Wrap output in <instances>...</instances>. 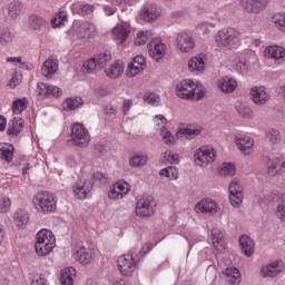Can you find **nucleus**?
I'll return each mask as SVG.
<instances>
[{
	"label": "nucleus",
	"mask_w": 285,
	"mask_h": 285,
	"mask_svg": "<svg viewBox=\"0 0 285 285\" xmlns=\"http://www.w3.org/2000/svg\"><path fill=\"white\" fill-rule=\"evenodd\" d=\"M212 242H213V246L216 248V250H218V253H222V250H224L225 248L224 235L219 229L217 228L212 229Z\"/></svg>",
	"instance_id": "nucleus-39"
},
{
	"label": "nucleus",
	"mask_w": 285,
	"mask_h": 285,
	"mask_svg": "<svg viewBox=\"0 0 285 285\" xmlns=\"http://www.w3.org/2000/svg\"><path fill=\"white\" fill-rule=\"evenodd\" d=\"M154 122L156 124V126H158V130H164L166 129V124L168 122V120L166 119V117L158 115L155 116Z\"/></svg>",
	"instance_id": "nucleus-58"
},
{
	"label": "nucleus",
	"mask_w": 285,
	"mask_h": 285,
	"mask_svg": "<svg viewBox=\"0 0 285 285\" xmlns=\"http://www.w3.org/2000/svg\"><path fill=\"white\" fill-rule=\"evenodd\" d=\"M285 271L284 262L274 261L261 268V277H277Z\"/></svg>",
	"instance_id": "nucleus-15"
},
{
	"label": "nucleus",
	"mask_w": 285,
	"mask_h": 285,
	"mask_svg": "<svg viewBox=\"0 0 285 285\" xmlns=\"http://www.w3.org/2000/svg\"><path fill=\"white\" fill-rule=\"evenodd\" d=\"M23 130V119L21 118H13L7 129V134L9 137H17Z\"/></svg>",
	"instance_id": "nucleus-31"
},
{
	"label": "nucleus",
	"mask_w": 285,
	"mask_h": 285,
	"mask_svg": "<svg viewBox=\"0 0 285 285\" xmlns=\"http://www.w3.org/2000/svg\"><path fill=\"white\" fill-rule=\"evenodd\" d=\"M28 219H30V216L28 215V212L24 209H18L14 214V224L18 226V228H26V224H28Z\"/></svg>",
	"instance_id": "nucleus-40"
},
{
	"label": "nucleus",
	"mask_w": 285,
	"mask_h": 285,
	"mask_svg": "<svg viewBox=\"0 0 285 285\" xmlns=\"http://www.w3.org/2000/svg\"><path fill=\"white\" fill-rule=\"evenodd\" d=\"M202 135V127L197 128H180L177 131V136L183 139H195V137H199Z\"/></svg>",
	"instance_id": "nucleus-38"
},
{
	"label": "nucleus",
	"mask_w": 285,
	"mask_h": 285,
	"mask_svg": "<svg viewBox=\"0 0 285 285\" xmlns=\"http://www.w3.org/2000/svg\"><path fill=\"white\" fill-rule=\"evenodd\" d=\"M237 39H239V31L234 28L219 30L215 37L218 48H232L237 43Z\"/></svg>",
	"instance_id": "nucleus-6"
},
{
	"label": "nucleus",
	"mask_w": 285,
	"mask_h": 285,
	"mask_svg": "<svg viewBox=\"0 0 285 285\" xmlns=\"http://www.w3.org/2000/svg\"><path fill=\"white\" fill-rule=\"evenodd\" d=\"M38 94L40 97H50V85L45 82L38 83Z\"/></svg>",
	"instance_id": "nucleus-55"
},
{
	"label": "nucleus",
	"mask_w": 285,
	"mask_h": 285,
	"mask_svg": "<svg viewBox=\"0 0 285 285\" xmlns=\"http://www.w3.org/2000/svg\"><path fill=\"white\" fill-rule=\"evenodd\" d=\"M149 56L154 61H164L166 57V45L161 42L159 38H151L147 46Z\"/></svg>",
	"instance_id": "nucleus-9"
},
{
	"label": "nucleus",
	"mask_w": 285,
	"mask_h": 285,
	"mask_svg": "<svg viewBox=\"0 0 285 285\" xmlns=\"http://www.w3.org/2000/svg\"><path fill=\"white\" fill-rule=\"evenodd\" d=\"M228 199L233 208H240L244 204V187L239 180L234 179L228 187Z\"/></svg>",
	"instance_id": "nucleus-8"
},
{
	"label": "nucleus",
	"mask_w": 285,
	"mask_h": 285,
	"mask_svg": "<svg viewBox=\"0 0 285 285\" xmlns=\"http://www.w3.org/2000/svg\"><path fill=\"white\" fill-rule=\"evenodd\" d=\"M218 86L222 92H225L228 95L230 92H235V90L237 89V80L229 77H225L219 80Z\"/></svg>",
	"instance_id": "nucleus-35"
},
{
	"label": "nucleus",
	"mask_w": 285,
	"mask_h": 285,
	"mask_svg": "<svg viewBox=\"0 0 285 285\" xmlns=\"http://www.w3.org/2000/svg\"><path fill=\"white\" fill-rule=\"evenodd\" d=\"M92 190V183L90 180H79L73 185V195L76 199H86Z\"/></svg>",
	"instance_id": "nucleus-22"
},
{
	"label": "nucleus",
	"mask_w": 285,
	"mask_h": 285,
	"mask_svg": "<svg viewBox=\"0 0 285 285\" xmlns=\"http://www.w3.org/2000/svg\"><path fill=\"white\" fill-rule=\"evenodd\" d=\"M57 239L55 238V234L48 229H41L37 234V242L35 245L36 253L39 257H46V255H50L52 253V248H55Z\"/></svg>",
	"instance_id": "nucleus-2"
},
{
	"label": "nucleus",
	"mask_w": 285,
	"mask_h": 285,
	"mask_svg": "<svg viewBox=\"0 0 285 285\" xmlns=\"http://www.w3.org/2000/svg\"><path fill=\"white\" fill-rule=\"evenodd\" d=\"M236 145L240 153L244 155H250L255 146V140L248 136H238L236 137Z\"/></svg>",
	"instance_id": "nucleus-26"
},
{
	"label": "nucleus",
	"mask_w": 285,
	"mask_h": 285,
	"mask_svg": "<svg viewBox=\"0 0 285 285\" xmlns=\"http://www.w3.org/2000/svg\"><path fill=\"white\" fill-rule=\"evenodd\" d=\"M249 95L256 106H264V104H267L268 99H271V95H268L265 87H252Z\"/></svg>",
	"instance_id": "nucleus-17"
},
{
	"label": "nucleus",
	"mask_w": 285,
	"mask_h": 285,
	"mask_svg": "<svg viewBox=\"0 0 285 285\" xmlns=\"http://www.w3.org/2000/svg\"><path fill=\"white\" fill-rule=\"evenodd\" d=\"M206 61L208 58L206 53H199L196 57L191 58L188 62L189 70L194 72V75H202L206 68Z\"/></svg>",
	"instance_id": "nucleus-21"
},
{
	"label": "nucleus",
	"mask_w": 285,
	"mask_h": 285,
	"mask_svg": "<svg viewBox=\"0 0 285 285\" xmlns=\"http://www.w3.org/2000/svg\"><path fill=\"white\" fill-rule=\"evenodd\" d=\"M79 106H83V99H81V97L67 98L62 102V108L66 110V112L75 110L76 108H79Z\"/></svg>",
	"instance_id": "nucleus-41"
},
{
	"label": "nucleus",
	"mask_w": 285,
	"mask_h": 285,
	"mask_svg": "<svg viewBox=\"0 0 285 285\" xmlns=\"http://www.w3.org/2000/svg\"><path fill=\"white\" fill-rule=\"evenodd\" d=\"M71 139L79 148H88L90 144V132L79 122L71 126Z\"/></svg>",
	"instance_id": "nucleus-7"
},
{
	"label": "nucleus",
	"mask_w": 285,
	"mask_h": 285,
	"mask_svg": "<svg viewBox=\"0 0 285 285\" xmlns=\"http://www.w3.org/2000/svg\"><path fill=\"white\" fill-rule=\"evenodd\" d=\"M272 20L277 30L285 32V13H275Z\"/></svg>",
	"instance_id": "nucleus-48"
},
{
	"label": "nucleus",
	"mask_w": 285,
	"mask_h": 285,
	"mask_svg": "<svg viewBox=\"0 0 285 285\" xmlns=\"http://www.w3.org/2000/svg\"><path fill=\"white\" fill-rule=\"evenodd\" d=\"M128 193H130V185L128 183L118 181L114 185L108 195L109 199L117 202L119 199H124Z\"/></svg>",
	"instance_id": "nucleus-18"
},
{
	"label": "nucleus",
	"mask_w": 285,
	"mask_h": 285,
	"mask_svg": "<svg viewBox=\"0 0 285 285\" xmlns=\"http://www.w3.org/2000/svg\"><path fill=\"white\" fill-rule=\"evenodd\" d=\"M155 214V207L153 206V197L147 196L138 199L136 204V215L138 217H150Z\"/></svg>",
	"instance_id": "nucleus-12"
},
{
	"label": "nucleus",
	"mask_w": 285,
	"mask_h": 285,
	"mask_svg": "<svg viewBox=\"0 0 285 285\" xmlns=\"http://www.w3.org/2000/svg\"><path fill=\"white\" fill-rule=\"evenodd\" d=\"M75 277H77V271L75 267H67L61 272L60 283L61 285H73Z\"/></svg>",
	"instance_id": "nucleus-34"
},
{
	"label": "nucleus",
	"mask_w": 285,
	"mask_h": 285,
	"mask_svg": "<svg viewBox=\"0 0 285 285\" xmlns=\"http://www.w3.org/2000/svg\"><path fill=\"white\" fill-rule=\"evenodd\" d=\"M66 21H68V13L66 11H60L51 20V24L53 28H61Z\"/></svg>",
	"instance_id": "nucleus-46"
},
{
	"label": "nucleus",
	"mask_w": 285,
	"mask_h": 285,
	"mask_svg": "<svg viewBox=\"0 0 285 285\" xmlns=\"http://www.w3.org/2000/svg\"><path fill=\"white\" fill-rule=\"evenodd\" d=\"M144 70H146V58L144 56H136L128 66L126 76L129 78L137 77Z\"/></svg>",
	"instance_id": "nucleus-16"
},
{
	"label": "nucleus",
	"mask_w": 285,
	"mask_h": 285,
	"mask_svg": "<svg viewBox=\"0 0 285 285\" xmlns=\"http://www.w3.org/2000/svg\"><path fill=\"white\" fill-rule=\"evenodd\" d=\"M19 83H21V75L16 72L12 76V78L10 79L9 86H10V88H17V86H19Z\"/></svg>",
	"instance_id": "nucleus-63"
},
{
	"label": "nucleus",
	"mask_w": 285,
	"mask_h": 285,
	"mask_svg": "<svg viewBox=\"0 0 285 285\" xmlns=\"http://www.w3.org/2000/svg\"><path fill=\"white\" fill-rule=\"evenodd\" d=\"M77 39H95L97 36V27L90 22L75 21L70 31Z\"/></svg>",
	"instance_id": "nucleus-4"
},
{
	"label": "nucleus",
	"mask_w": 285,
	"mask_h": 285,
	"mask_svg": "<svg viewBox=\"0 0 285 285\" xmlns=\"http://www.w3.org/2000/svg\"><path fill=\"white\" fill-rule=\"evenodd\" d=\"M144 101L146 104H149L150 106H157V104H159V101H161V98L159 97V95H157L155 92H147L144 96Z\"/></svg>",
	"instance_id": "nucleus-54"
},
{
	"label": "nucleus",
	"mask_w": 285,
	"mask_h": 285,
	"mask_svg": "<svg viewBox=\"0 0 285 285\" xmlns=\"http://www.w3.org/2000/svg\"><path fill=\"white\" fill-rule=\"evenodd\" d=\"M206 89L202 83H195L193 80H183L177 85V96L188 101H199L204 99Z\"/></svg>",
	"instance_id": "nucleus-1"
},
{
	"label": "nucleus",
	"mask_w": 285,
	"mask_h": 285,
	"mask_svg": "<svg viewBox=\"0 0 285 285\" xmlns=\"http://www.w3.org/2000/svg\"><path fill=\"white\" fill-rule=\"evenodd\" d=\"M95 249L86 248L85 246L76 247L73 249V259L82 266H88L95 262Z\"/></svg>",
	"instance_id": "nucleus-11"
},
{
	"label": "nucleus",
	"mask_w": 285,
	"mask_h": 285,
	"mask_svg": "<svg viewBox=\"0 0 285 285\" xmlns=\"http://www.w3.org/2000/svg\"><path fill=\"white\" fill-rule=\"evenodd\" d=\"M63 95V90L57 86L49 85V97H61Z\"/></svg>",
	"instance_id": "nucleus-61"
},
{
	"label": "nucleus",
	"mask_w": 285,
	"mask_h": 285,
	"mask_svg": "<svg viewBox=\"0 0 285 285\" xmlns=\"http://www.w3.org/2000/svg\"><path fill=\"white\" fill-rule=\"evenodd\" d=\"M239 246H240L242 253L246 257H253V254L255 253V242H253L249 236H246V235L240 236Z\"/></svg>",
	"instance_id": "nucleus-28"
},
{
	"label": "nucleus",
	"mask_w": 285,
	"mask_h": 285,
	"mask_svg": "<svg viewBox=\"0 0 285 285\" xmlns=\"http://www.w3.org/2000/svg\"><path fill=\"white\" fill-rule=\"evenodd\" d=\"M160 136L163 137V141L166 146H175V144H177V139L168 129H161Z\"/></svg>",
	"instance_id": "nucleus-51"
},
{
	"label": "nucleus",
	"mask_w": 285,
	"mask_h": 285,
	"mask_svg": "<svg viewBox=\"0 0 285 285\" xmlns=\"http://www.w3.org/2000/svg\"><path fill=\"white\" fill-rule=\"evenodd\" d=\"M28 22L31 32H43V30H48V20L37 13L29 16Z\"/></svg>",
	"instance_id": "nucleus-19"
},
{
	"label": "nucleus",
	"mask_w": 285,
	"mask_h": 285,
	"mask_svg": "<svg viewBox=\"0 0 285 285\" xmlns=\"http://www.w3.org/2000/svg\"><path fill=\"white\" fill-rule=\"evenodd\" d=\"M41 70L43 77H51L52 75H55V72H57V70H59V60H57V58H48L43 62Z\"/></svg>",
	"instance_id": "nucleus-30"
},
{
	"label": "nucleus",
	"mask_w": 285,
	"mask_h": 285,
	"mask_svg": "<svg viewBox=\"0 0 285 285\" xmlns=\"http://www.w3.org/2000/svg\"><path fill=\"white\" fill-rule=\"evenodd\" d=\"M82 70L83 72H97V70H99V66L97 65L95 57L85 61Z\"/></svg>",
	"instance_id": "nucleus-53"
},
{
	"label": "nucleus",
	"mask_w": 285,
	"mask_h": 285,
	"mask_svg": "<svg viewBox=\"0 0 285 285\" xmlns=\"http://www.w3.org/2000/svg\"><path fill=\"white\" fill-rule=\"evenodd\" d=\"M128 35H130V24L128 23L117 24L112 29V39L117 43H124L128 39Z\"/></svg>",
	"instance_id": "nucleus-25"
},
{
	"label": "nucleus",
	"mask_w": 285,
	"mask_h": 285,
	"mask_svg": "<svg viewBox=\"0 0 285 285\" xmlns=\"http://www.w3.org/2000/svg\"><path fill=\"white\" fill-rule=\"evenodd\" d=\"M194 209L196 213H205V214H209V215H215L219 210V207H217V203H215L213 199L205 198V199L198 202L195 205Z\"/></svg>",
	"instance_id": "nucleus-23"
},
{
	"label": "nucleus",
	"mask_w": 285,
	"mask_h": 285,
	"mask_svg": "<svg viewBox=\"0 0 285 285\" xmlns=\"http://www.w3.org/2000/svg\"><path fill=\"white\" fill-rule=\"evenodd\" d=\"M226 282L230 285H239L242 284V273L237 269V267H227L224 272Z\"/></svg>",
	"instance_id": "nucleus-29"
},
{
	"label": "nucleus",
	"mask_w": 285,
	"mask_h": 285,
	"mask_svg": "<svg viewBox=\"0 0 285 285\" xmlns=\"http://www.w3.org/2000/svg\"><path fill=\"white\" fill-rule=\"evenodd\" d=\"M276 216L281 222H285V199L281 200L276 207Z\"/></svg>",
	"instance_id": "nucleus-56"
},
{
	"label": "nucleus",
	"mask_w": 285,
	"mask_h": 285,
	"mask_svg": "<svg viewBox=\"0 0 285 285\" xmlns=\"http://www.w3.org/2000/svg\"><path fill=\"white\" fill-rule=\"evenodd\" d=\"M26 108H28V98H20L12 105V111L14 115H21Z\"/></svg>",
	"instance_id": "nucleus-45"
},
{
	"label": "nucleus",
	"mask_w": 285,
	"mask_h": 285,
	"mask_svg": "<svg viewBox=\"0 0 285 285\" xmlns=\"http://www.w3.org/2000/svg\"><path fill=\"white\" fill-rule=\"evenodd\" d=\"M148 164V155L144 153H136L134 156L129 159V166L131 168H144Z\"/></svg>",
	"instance_id": "nucleus-36"
},
{
	"label": "nucleus",
	"mask_w": 285,
	"mask_h": 285,
	"mask_svg": "<svg viewBox=\"0 0 285 285\" xmlns=\"http://www.w3.org/2000/svg\"><path fill=\"white\" fill-rule=\"evenodd\" d=\"M23 13V3L19 1H13L9 4V14L13 19Z\"/></svg>",
	"instance_id": "nucleus-44"
},
{
	"label": "nucleus",
	"mask_w": 285,
	"mask_h": 285,
	"mask_svg": "<svg viewBox=\"0 0 285 285\" xmlns=\"http://www.w3.org/2000/svg\"><path fill=\"white\" fill-rule=\"evenodd\" d=\"M71 10L73 14H82V16L92 14L95 12V6L76 2L71 6Z\"/></svg>",
	"instance_id": "nucleus-37"
},
{
	"label": "nucleus",
	"mask_w": 285,
	"mask_h": 285,
	"mask_svg": "<svg viewBox=\"0 0 285 285\" xmlns=\"http://www.w3.org/2000/svg\"><path fill=\"white\" fill-rule=\"evenodd\" d=\"M285 168V161L282 158H274L267 160V173L272 177L281 175Z\"/></svg>",
	"instance_id": "nucleus-27"
},
{
	"label": "nucleus",
	"mask_w": 285,
	"mask_h": 285,
	"mask_svg": "<svg viewBox=\"0 0 285 285\" xmlns=\"http://www.w3.org/2000/svg\"><path fill=\"white\" fill-rule=\"evenodd\" d=\"M174 170H175V169H174L173 167L164 168V169L160 170L159 175H160L161 177H168V178L170 179V178H173L171 175H174V174H173Z\"/></svg>",
	"instance_id": "nucleus-64"
},
{
	"label": "nucleus",
	"mask_w": 285,
	"mask_h": 285,
	"mask_svg": "<svg viewBox=\"0 0 285 285\" xmlns=\"http://www.w3.org/2000/svg\"><path fill=\"white\" fill-rule=\"evenodd\" d=\"M161 16V11L157 8V4H146L140 11V17L148 23L157 21Z\"/></svg>",
	"instance_id": "nucleus-20"
},
{
	"label": "nucleus",
	"mask_w": 285,
	"mask_h": 285,
	"mask_svg": "<svg viewBox=\"0 0 285 285\" xmlns=\"http://www.w3.org/2000/svg\"><path fill=\"white\" fill-rule=\"evenodd\" d=\"M150 39H153V31H141L135 39V46H144Z\"/></svg>",
	"instance_id": "nucleus-50"
},
{
	"label": "nucleus",
	"mask_w": 285,
	"mask_h": 285,
	"mask_svg": "<svg viewBox=\"0 0 285 285\" xmlns=\"http://www.w3.org/2000/svg\"><path fill=\"white\" fill-rule=\"evenodd\" d=\"M94 59H96V63L99 70H101V68H106V66H108V63L112 61V56L110 55V52H104L94 56Z\"/></svg>",
	"instance_id": "nucleus-42"
},
{
	"label": "nucleus",
	"mask_w": 285,
	"mask_h": 285,
	"mask_svg": "<svg viewBox=\"0 0 285 285\" xmlns=\"http://www.w3.org/2000/svg\"><path fill=\"white\" fill-rule=\"evenodd\" d=\"M248 68H250V63L246 59L239 60L236 65V70L240 73L248 72Z\"/></svg>",
	"instance_id": "nucleus-57"
},
{
	"label": "nucleus",
	"mask_w": 285,
	"mask_h": 285,
	"mask_svg": "<svg viewBox=\"0 0 285 285\" xmlns=\"http://www.w3.org/2000/svg\"><path fill=\"white\" fill-rule=\"evenodd\" d=\"M265 57H267V59H274L275 63H284L285 49L279 46H269L265 49Z\"/></svg>",
	"instance_id": "nucleus-24"
},
{
	"label": "nucleus",
	"mask_w": 285,
	"mask_h": 285,
	"mask_svg": "<svg viewBox=\"0 0 285 285\" xmlns=\"http://www.w3.org/2000/svg\"><path fill=\"white\" fill-rule=\"evenodd\" d=\"M14 157V146L11 144H0V159L2 161H6L7 164H10Z\"/></svg>",
	"instance_id": "nucleus-32"
},
{
	"label": "nucleus",
	"mask_w": 285,
	"mask_h": 285,
	"mask_svg": "<svg viewBox=\"0 0 285 285\" xmlns=\"http://www.w3.org/2000/svg\"><path fill=\"white\" fill-rule=\"evenodd\" d=\"M33 204L39 213H55V210H57V197L49 191L36 194Z\"/></svg>",
	"instance_id": "nucleus-3"
},
{
	"label": "nucleus",
	"mask_w": 285,
	"mask_h": 285,
	"mask_svg": "<svg viewBox=\"0 0 285 285\" xmlns=\"http://www.w3.org/2000/svg\"><path fill=\"white\" fill-rule=\"evenodd\" d=\"M117 264L121 275L125 277H130V275H132L137 268V262L135 261V256H132V254L119 256Z\"/></svg>",
	"instance_id": "nucleus-10"
},
{
	"label": "nucleus",
	"mask_w": 285,
	"mask_h": 285,
	"mask_svg": "<svg viewBox=\"0 0 285 285\" xmlns=\"http://www.w3.org/2000/svg\"><path fill=\"white\" fill-rule=\"evenodd\" d=\"M176 47L180 52H191L195 48V38L187 32L176 35Z\"/></svg>",
	"instance_id": "nucleus-14"
},
{
	"label": "nucleus",
	"mask_w": 285,
	"mask_h": 285,
	"mask_svg": "<svg viewBox=\"0 0 285 285\" xmlns=\"http://www.w3.org/2000/svg\"><path fill=\"white\" fill-rule=\"evenodd\" d=\"M236 112L243 118V119H253V110L250 108L246 107V105H236Z\"/></svg>",
	"instance_id": "nucleus-49"
},
{
	"label": "nucleus",
	"mask_w": 285,
	"mask_h": 285,
	"mask_svg": "<svg viewBox=\"0 0 285 285\" xmlns=\"http://www.w3.org/2000/svg\"><path fill=\"white\" fill-rule=\"evenodd\" d=\"M235 173H236L235 165L230 163H224L219 170V175L222 177H233Z\"/></svg>",
	"instance_id": "nucleus-47"
},
{
	"label": "nucleus",
	"mask_w": 285,
	"mask_h": 285,
	"mask_svg": "<svg viewBox=\"0 0 285 285\" xmlns=\"http://www.w3.org/2000/svg\"><path fill=\"white\" fill-rule=\"evenodd\" d=\"M217 159V151L210 146H202L194 154V161L196 166L206 168L209 164H213Z\"/></svg>",
	"instance_id": "nucleus-5"
},
{
	"label": "nucleus",
	"mask_w": 285,
	"mask_h": 285,
	"mask_svg": "<svg viewBox=\"0 0 285 285\" xmlns=\"http://www.w3.org/2000/svg\"><path fill=\"white\" fill-rule=\"evenodd\" d=\"M266 139L272 145L281 144L282 142V134L279 132V130H277L275 128H269L266 131Z\"/></svg>",
	"instance_id": "nucleus-43"
},
{
	"label": "nucleus",
	"mask_w": 285,
	"mask_h": 285,
	"mask_svg": "<svg viewBox=\"0 0 285 285\" xmlns=\"http://www.w3.org/2000/svg\"><path fill=\"white\" fill-rule=\"evenodd\" d=\"M95 181H100L101 184H108L110 181V177L102 173L94 174Z\"/></svg>",
	"instance_id": "nucleus-62"
},
{
	"label": "nucleus",
	"mask_w": 285,
	"mask_h": 285,
	"mask_svg": "<svg viewBox=\"0 0 285 285\" xmlns=\"http://www.w3.org/2000/svg\"><path fill=\"white\" fill-rule=\"evenodd\" d=\"M14 39V35L8 29L0 30V46H8V43L12 42Z\"/></svg>",
	"instance_id": "nucleus-52"
},
{
	"label": "nucleus",
	"mask_w": 285,
	"mask_h": 285,
	"mask_svg": "<svg viewBox=\"0 0 285 285\" xmlns=\"http://www.w3.org/2000/svg\"><path fill=\"white\" fill-rule=\"evenodd\" d=\"M11 202L10 198L8 197H3L0 200V213H8V210H10V206H11Z\"/></svg>",
	"instance_id": "nucleus-60"
},
{
	"label": "nucleus",
	"mask_w": 285,
	"mask_h": 285,
	"mask_svg": "<svg viewBox=\"0 0 285 285\" xmlns=\"http://www.w3.org/2000/svg\"><path fill=\"white\" fill-rule=\"evenodd\" d=\"M124 62L116 61L109 68L105 69V73L109 79H117L124 75Z\"/></svg>",
	"instance_id": "nucleus-33"
},
{
	"label": "nucleus",
	"mask_w": 285,
	"mask_h": 285,
	"mask_svg": "<svg viewBox=\"0 0 285 285\" xmlns=\"http://www.w3.org/2000/svg\"><path fill=\"white\" fill-rule=\"evenodd\" d=\"M268 3H271V0H240L242 8L250 14H259V12L266 10Z\"/></svg>",
	"instance_id": "nucleus-13"
},
{
	"label": "nucleus",
	"mask_w": 285,
	"mask_h": 285,
	"mask_svg": "<svg viewBox=\"0 0 285 285\" xmlns=\"http://www.w3.org/2000/svg\"><path fill=\"white\" fill-rule=\"evenodd\" d=\"M31 285H48V278H46V275L43 274H37L33 277Z\"/></svg>",
	"instance_id": "nucleus-59"
}]
</instances>
